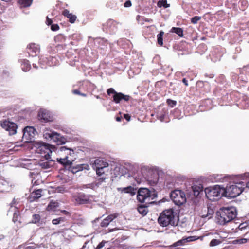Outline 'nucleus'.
<instances>
[{
	"instance_id": "f257e3e1",
	"label": "nucleus",
	"mask_w": 249,
	"mask_h": 249,
	"mask_svg": "<svg viewBox=\"0 0 249 249\" xmlns=\"http://www.w3.org/2000/svg\"><path fill=\"white\" fill-rule=\"evenodd\" d=\"M237 213L234 207L221 208L216 213L217 223L223 225L231 221L236 218Z\"/></svg>"
},
{
	"instance_id": "f03ea898",
	"label": "nucleus",
	"mask_w": 249,
	"mask_h": 249,
	"mask_svg": "<svg viewBox=\"0 0 249 249\" xmlns=\"http://www.w3.org/2000/svg\"><path fill=\"white\" fill-rule=\"evenodd\" d=\"M158 222L162 227L168 226H176L178 224V220L174 215V213L172 209L166 210L160 215Z\"/></svg>"
},
{
	"instance_id": "7ed1b4c3",
	"label": "nucleus",
	"mask_w": 249,
	"mask_h": 249,
	"mask_svg": "<svg viewBox=\"0 0 249 249\" xmlns=\"http://www.w3.org/2000/svg\"><path fill=\"white\" fill-rule=\"evenodd\" d=\"M157 197V195L154 192L150 191L146 188H140L137 194L138 200L142 203L145 202L146 204H152L154 203L151 200Z\"/></svg>"
},
{
	"instance_id": "20e7f679",
	"label": "nucleus",
	"mask_w": 249,
	"mask_h": 249,
	"mask_svg": "<svg viewBox=\"0 0 249 249\" xmlns=\"http://www.w3.org/2000/svg\"><path fill=\"white\" fill-rule=\"evenodd\" d=\"M205 194L207 198L211 201L217 200L224 194V188L215 185L205 189Z\"/></svg>"
},
{
	"instance_id": "39448f33",
	"label": "nucleus",
	"mask_w": 249,
	"mask_h": 249,
	"mask_svg": "<svg viewBox=\"0 0 249 249\" xmlns=\"http://www.w3.org/2000/svg\"><path fill=\"white\" fill-rule=\"evenodd\" d=\"M244 189L243 182H239L227 186L226 189L224 188V193L226 196L234 198L238 196L243 192Z\"/></svg>"
},
{
	"instance_id": "423d86ee",
	"label": "nucleus",
	"mask_w": 249,
	"mask_h": 249,
	"mask_svg": "<svg viewBox=\"0 0 249 249\" xmlns=\"http://www.w3.org/2000/svg\"><path fill=\"white\" fill-rule=\"evenodd\" d=\"M43 137L47 140L53 142L57 145L63 144L67 142L66 139L61 136L59 133L54 131H47L44 132Z\"/></svg>"
},
{
	"instance_id": "0eeeda50",
	"label": "nucleus",
	"mask_w": 249,
	"mask_h": 249,
	"mask_svg": "<svg viewBox=\"0 0 249 249\" xmlns=\"http://www.w3.org/2000/svg\"><path fill=\"white\" fill-rule=\"evenodd\" d=\"M55 147L50 145L49 144L40 143L38 144L36 151L37 153L40 154L42 157L45 159H51L50 154L52 153V150H54Z\"/></svg>"
},
{
	"instance_id": "6e6552de",
	"label": "nucleus",
	"mask_w": 249,
	"mask_h": 249,
	"mask_svg": "<svg viewBox=\"0 0 249 249\" xmlns=\"http://www.w3.org/2000/svg\"><path fill=\"white\" fill-rule=\"evenodd\" d=\"M170 197L174 203L178 206L183 204L186 201L184 193L179 190L172 191L170 194Z\"/></svg>"
},
{
	"instance_id": "1a4fd4ad",
	"label": "nucleus",
	"mask_w": 249,
	"mask_h": 249,
	"mask_svg": "<svg viewBox=\"0 0 249 249\" xmlns=\"http://www.w3.org/2000/svg\"><path fill=\"white\" fill-rule=\"evenodd\" d=\"M108 166V163L105 161L103 159H98L95 160L92 167L96 170L97 174L101 176L105 173V169L107 168Z\"/></svg>"
},
{
	"instance_id": "9d476101",
	"label": "nucleus",
	"mask_w": 249,
	"mask_h": 249,
	"mask_svg": "<svg viewBox=\"0 0 249 249\" xmlns=\"http://www.w3.org/2000/svg\"><path fill=\"white\" fill-rule=\"evenodd\" d=\"M72 200L76 204H87L89 201V195H86L81 192L78 193L73 195Z\"/></svg>"
},
{
	"instance_id": "9b49d317",
	"label": "nucleus",
	"mask_w": 249,
	"mask_h": 249,
	"mask_svg": "<svg viewBox=\"0 0 249 249\" xmlns=\"http://www.w3.org/2000/svg\"><path fill=\"white\" fill-rule=\"evenodd\" d=\"M1 127L8 131L10 135H14L17 132V125L16 124L5 120L1 122Z\"/></svg>"
},
{
	"instance_id": "f8f14e48",
	"label": "nucleus",
	"mask_w": 249,
	"mask_h": 249,
	"mask_svg": "<svg viewBox=\"0 0 249 249\" xmlns=\"http://www.w3.org/2000/svg\"><path fill=\"white\" fill-rule=\"evenodd\" d=\"M35 129L33 127L27 126L23 130V138L25 139V142L31 141L34 136Z\"/></svg>"
},
{
	"instance_id": "ddd939ff",
	"label": "nucleus",
	"mask_w": 249,
	"mask_h": 249,
	"mask_svg": "<svg viewBox=\"0 0 249 249\" xmlns=\"http://www.w3.org/2000/svg\"><path fill=\"white\" fill-rule=\"evenodd\" d=\"M40 48L38 45L31 44L27 47V52L31 56H36L39 53Z\"/></svg>"
},
{
	"instance_id": "4468645a",
	"label": "nucleus",
	"mask_w": 249,
	"mask_h": 249,
	"mask_svg": "<svg viewBox=\"0 0 249 249\" xmlns=\"http://www.w3.org/2000/svg\"><path fill=\"white\" fill-rule=\"evenodd\" d=\"M119 24V23H117L115 21L110 19L103 25V29L107 31L110 30L113 32L117 28Z\"/></svg>"
},
{
	"instance_id": "2eb2a0df",
	"label": "nucleus",
	"mask_w": 249,
	"mask_h": 249,
	"mask_svg": "<svg viewBox=\"0 0 249 249\" xmlns=\"http://www.w3.org/2000/svg\"><path fill=\"white\" fill-rule=\"evenodd\" d=\"M38 115L39 119L44 122L51 121L52 120L50 112L45 109L40 110Z\"/></svg>"
},
{
	"instance_id": "dca6fc26",
	"label": "nucleus",
	"mask_w": 249,
	"mask_h": 249,
	"mask_svg": "<svg viewBox=\"0 0 249 249\" xmlns=\"http://www.w3.org/2000/svg\"><path fill=\"white\" fill-rule=\"evenodd\" d=\"M58 153L61 156H69V159L72 158L71 157H73L74 154V151L72 149L67 148L66 146H61L58 151Z\"/></svg>"
},
{
	"instance_id": "f3484780",
	"label": "nucleus",
	"mask_w": 249,
	"mask_h": 249,
	"mask_svg": "<svg viewBox=\"0 0 249 249\" xmlns=\"http://www.w3.org/2000/svg\"><path fill=\"white\" fill-rule=\"evenodd\" d=\"M54 160H51L50 159H46L44 160H41L38 162V165L42 168L47 169L49 168L53 165Z\"/></svg>"
},
{
	"instance_id": "a211bd4d",
	"label": "nucleus",
	"mask_w": 249,
	"mask_h": 249,
	"mask_svg": "<svg viewBox=\"0 0 249 249\" xmlns=\"http://www.w3.org/2000/svg\"><path fill=\"white\" fill-rule=\"evenodd\" d=\"M70 157L68 156H64L63 158H57V161L61 164L69 165L72 163L73 160V158L69 159Z\"/></svg>"
},
{
	"instance_id": "6ab92c4d",
	"label": "nucleus",
	"mask_w": 249,
	"mask_h": 249,
	"mask_svg": "<svg viewBox=\"0 0 249 249\" xmlns=\"http://www.w3.org/2000/svg\"><path fill=\"white\" fill-rule=\"evenodd\" d=\"M42 190L38 189L35 191L33 192L30 196V201H35L36 199H38L41 196Z\"/></svg>"
},
{
	"instance_id": "aec40b11",
	"label": "nucleus",
	"mask_w": 249,
	"mask_h": 249,
	"mask_svg": "<svg viewBox=\"0 0 249 249\" xmlns=\"http://www.w3.org/2000/svg\"><path fill=\"white\" fill-rule=\"evenodd\" d=\"M63 14L65 17H67L69 19L71 23H73L75 22L76 19V16L70 13L69 11L66 9L63 12Z\"/></svg>"
},
{
	"instance_id": "412c9836",
	"label": "nucleus",
	"mask_w": 249,
	"mask_h": 249,
	"mask_svg": "<svg viewBox=\"0 0 249 249\" xmlns=\"http://www.w3.org/2000/svg\"><path fill=\"white\" fill-rule=\"evenodd\" d=\"M137 210L140 214L142 216H145L148 213L147 206L145 205H140L138 206Z\"/></svg>"
},
{
	"instance_id": "4be33fe9",
	"label": "nucleus",
	"mask_w": 249,
	"mask_h": 249,
	"mask_svg": "<svg viewBox=\"0 0 249 249\" xmlns=\"http://www.w3.org/2000/svg\"><path fill=\"white\" fill-rule=\"evenodd\" d=\"M21 67L24 71H27L30 70L31 68V65L28 60L23 59L21 60Z\"/></svg>"
},
{
	"instance_id": "5701e85b",
	"label": "nucleus",
	"mask_w": 249,
	"mask_h": 249,
	"mask_svg": "<svg viewBox=\"0 0 249 249\" xmlns=\"http://www.w3.org/2000/svg\"><path fill=\"white\" fill-rule=\"evenodd\" d=\"M171 32L176 33L180 37L183 36V31L181 28L172 27L171 29Z\"/></svg>"
},
{
	"instance_id": "b1692460",
	"label": "nucleus",
	"mask_w": 249,
	"mask_h": 249,
	"mask_svg": "<svg viewBox=\"0 0 249 249\" xmlns=\"http://www.w3.org/2000/svg\"><path fill=\"white\" fill-rule=\"evenodd\" d=\"M122 191V192H124L126 193H130L132 195H134L135 193V189L131 186L123 188Z\"/></svg>"
},
{
	"instance_id": "393cba45",
	"label": "nucleus",
	"mask_w": 249,
	"mask_h": 249,
	"mask_svg": "<svg viewBox=\"0 0 249 249\" xmlns=\"http://www.w3.org/2000/svg\"><path fill=\"white\" fill-rule=\"evenodd\" d=\"M164 34V32L161 31L157 36L158 43L160 46L163 45V36Z\"/></svg>"
},
{
	"instance_id": "a878e982",
	"label": "nucleus",
	"mask_w": 249,
	"mask_h": 249,
	"mask_svg": "<svg viewBox=\"0 0 249 249\" xmlns=\"http://www.w3.org/2000/svg\"><path fill=\"white\" fill-rule=\"evenodd\" d=\"M33 0H19V3L23 7H28L30 6L32 3Z\"/></svg>"
},
{
	"instance_id": "bb28decb",
	"label": "nucleus",
	"mask_w": 249,
	"mask_h": 249,
	"mask_svg": "<svg viewBox=\"0 0 249 249\" xmlns=\"http://www.w3.org/2000/svg\"><path fill=\"white\" fill-rule=\"evenodd\" d=\"M192 238V237H189L187 238L182 239L181 240H180L178 241L177 242H176V244L177 246H180V245H183L186 242L192 241V239H191Z\"/></svg>"
},
{
	"instance_id": "cd10ccee",
	"label": "nucleus",
	"mask_w": 249,
	"mask_h": 249,
	"mask_svg": "<svg viewBox=\"0 0 249 249\" xmlns=\"http://www.w3.org/2000/svg\"><path fill=\"white\" fill-rule=\"evenodd\" d=\"M120 96H123V94L121 92H117L115 95L113 96V101L116 103H119L121 100Z\"/></svg>"
},
{
	"instance_id": "c85d7f7f",
	"label": "nucleus",
	"mask_w": 249,
	"mask_h": 249,
	"mask_svg": "<svg viewBox=\"0 0 249 249\" xmlns=\"http://www.w3.org/2000/svg\"><path fill=\"white\" fill-rule=\"evenodd\" d=\"M192 190L193 191V194L194 196L197 197L199 195L201 189L200 187L197 186H195L192 187Z\"/></svg>"
},
{
	"instance_id": "c756f323",
	"label": "nucleus",
	"mask_w": 249,
	"mask_h": 249,
	"mask_svg": "<svg viewBox=\"0 0 249 249\" xmlns=\"http://www.w3.org/2000/svg\"><path fill=\"white\" fill-rule=\"evenodd\" d=\"M40 216L39 214H35L33 215V218L32 223L34 224H37L40 223Z\"/></svg>"
},
{
	"instance_id": "7c9ffc66",
	"label": "nucleus",
	"mask_w": 249,
	"mask_h": 249,
	"mask_svg": "<svg viewBox=\"0 0 249 249\" xmlns=\"http://www.w3.org/2000/svg\"><path fill=\"white\" fill-rule=\"evenodd\" d=\"M158 6L159 7L163 6L164 8H166L170 6V4H167L166 0H162L158 1Z\"/></svg>"
},
{
	"instance_id": "2f4dec72",
	"label": "nucleus",
	"mask_w": 249,
	"mask_h": 249,
	"mask_svg": "<svg viewBox=\"0 0 249 249\" xmlns=\"http://www.w3.org/2000/svg\"><path fill=\"white\" fill-rule=\"evenodd\" d=\"M65 218L63 217H59L56 219H54L52 220V223L54 225H57L60 223H61L62 222H64Z\"/></svg>"
},
{
	"instance_id": "473e14b6",
	"label": "nucleus",
	"mask_w": 249,
	"mask_h": 249,
	"mask_svg": "<svg viewBox=\"0 0 249 249\" xmlns=\"http://www.w3.org/2000/svg\"><path fill=\"white\" fill-rule=\"evenodd\" d=\"M58 203L55 202H51L48 206L47 209L48 210H53L58 207Z\"/></svg>"
},
{
	"instance_id": "72a5a7b5",
	"label": "nucleus",
	"mask_w": 249,
	"mask_h": 249,
	"mask_svg": "<svg viewBox=\"0 0 249 249\" xmlns=\"http://www.w3.org/2000/svg\"><path fill=\"white\" fill-rule=\"evenodd\" d=\"M154 176H155L156 177L154 178L153 179H150V178L147 179L148 181L150 182V183L152 185H154L155 184H156L158 182V176L157 174H155Z\"/></svg>"
},
{
	"instance_id": "f704fd0d",
	"label": "nucleus",
	"mask_w": 249,
	"mask_h": 249,
	"mask_svg": "<svg viewBox=\"0 0 249 249\" xmlns=\"http://www.w3.org/2000/svg\"><path fill=\"white\" fill-rule=\"evenodd\" d=\"M105 179L106 178H101L94 182L95 184L96 185V188H98L99 186L101 185L102 184L105 182Z\"/></svg>"
},
{
	"instance_id": "c9c22d12",
	"label": "nucleus",
	"mask_w": 249,
	"mask_h": 249,
	"mask_svg": "<svg viewBox=\"0 0 249 249\" xmlns=\"http://www.w3.org/2000/svg\"><path fill=\"white\" fill-rule=\"evenodd\" d=\"M118 216V213H113L107 216L106 218L108 219V221L109 222H111L112 221H113L114 219L116 218Z\"/></svg>"
},
{
	"instance_id": "e433bc0d",
	"label": "nucleus",
	"mask_w": 249,
	"mask_h": 249,
	"mask_svg": "<svg viewBox=\"0 0 249 249\" xmlns=\"http://www.w3.org/2000/svg\"><path fill=\"white\" fill-rule=\"evenodd\" d=\"M221 243L219 240L213 239L210 243V246L213 247L219 245Z\"/></svg>"
},
{
	"instance_id": "4c0bfd02",
	"label": "nucleus",
	"mask_w": 249,
	"mask_h": 249,
	"mask_svg": "<svg viewBox=\"0 0 249 249\" xmlns=\"http://www.w3.org/2000/svg\"><path fill=\"white\" fill-rule=\"evenodd\" d=\"M201 19L200 16H195L191 19V22L193 24H196Z\"/></svg>"
},
{
	"instance_id": "58836bf2",
	"label": "nucleus",
	"mask_w": 249,
	"mask_h": 249,
	"mask_svg": "<svg viewBox=\"0 0 249 249\" xmlns=\"http://www.w3.org/2000/svg\"><path fill=\"white\" fill-rule=\"evenodd\" d=\"M109 223L110 222H109L108 219H107V218H105L101 222L100 226L102 227H106L109 225Z\"/></svg>"
},
{
	"instance_id": "ea45409f",
	"label": "nucleus",
	"mask_w": 249,
	"mask_h": 249,
	"mask_svg": "<svg viewBox=\"0 0 249 249\" xmlns=\"http://www.w3.org/2000/svg\"><path fill=\"white\" fill-rule=\"evenodd\" d=\"M96 184H95L94 182H93L92 183H90V184H86V185H85L83 186V188H90V189H95L96 188Z\"/></svg>"
},
{
	"instance_id": "a19ab883",
	"label": "nucleus",
	"mask_w": 249,
	"mask_h": 249,
	"mask_svg": "<svg viewBox=\"0 0 249 249\" xmlns=\"http://www.w3.org/2000/svg\"><path fill=\"white\" fill-rule=\"evenodd\" d=\"M56 191L58 193H63L67 191L66 188L63 186H59L56 188Z\"/></svg>"
},
{
	"instance_id": "79ce46f5",
	"label": "nucleus",
	"mask_w": 249,
	"mask_h": 249,
	"mask_svg": "<svg viewBox=\"0 0 249 249\" xmlns=\"http://www.w3.org/2000/svg\"><path fill=\"white\" fill-rule=\"evenodd\" d=\"M167 103L168 105L172 107H174L177 104L176 101L172 100L171 99H167Z\"/></svg>"
},
{
	"instance_id": "37998d69",
	"label": "nucleus",
	"mask_w": 249,
	"mask_h": 249,
	"mask_svg": "<svg viewBox=\"0 0 249 249\" xmlns=\"http://www.w3.org/2000/svg\"><path fill=\"white\" fill-rule=\"evenodd\" d=\"M63 233L64 236L66 237V235L67 234H72V231L70 229H66L64 230V231H63Z\"/></svg>"
},
{
	"instance_id": "c03bdc74",
	"label": "nucleus",
	"mask_w": 249,
	"mask_h": 249,
	"mask_svg": "<svg viewBox=\"0 0 249 249\" xmlns=\"http://www.w3.org/2000/svg\"><path fill=\"white\" fill-rule=\"evenodd\" d=\"M106 243L107 242L106 241H102L98 245V246L95 248V249H101L105 246Z\"/></svg>"
},
{
	"instance_id": "a18cd8bd",
	"label": "nucleus",
	"mask_w": 249,
	"mask_h": 249,
	"mask_svg": "<svg viewBox=\"0 0 249 249\" xmlns=\"http://www.w3.org/2000/svg\"><path fill=\"white\" fill-rule=\"evenodd\" d=\"M83 169H89V166L87 164H81L80 165L79 167L78 168V170H82Z\"/></svg>"
},
{
	"instance_id": "49530a36",
	"label": "nucleus",
	"mask_w": 249,
	"mask_h": 249,
	"mask_svg": "<svg viewBox=\"0 0 249 249\" xmlns=\"http://www.w3.org/2000/svg\"><path fill=\"white\" fill-rule=\"evenodd\" d=\"M116 93L117 92L113 88H109L107 90V93L109 95L111 94H114V95H115Z\"/></svg>"
},
{
	"instance_id": "de8ad7c7",
	"label": "nucleus",
	"mask_w": 249,
	"mask_h": 249,
	"mask_svg": "<svg viewBox=\"0 0 249 249\" xmlns=\"http://www.w3.org/2000/svg\"><path fill=\"white\" fill-rule=\"evenodd\" d=\"M121 100H124L125 101H128L130 98L129 95H124L123 94V96H120Z\"/></svg>"
},
{
	"instance_id": "09e8293b",
	"label": "nucleus",
	"mask_w": 249,
	"mask_h": 249,
	"mask_svg": "<svg viewBox=\"0 0 249 249\" xmlns=\"http://www.w3.org/2000/svg\"><path fill=\"white\" fill-rule=\"evenodd\" d=\"M59 27L57 24H53L51 26V30L53 31H57Z\"/></svg>"
},
{
	"instance_id": "8fccbe9b",
	"label": "nucleus",
	"mask_w": 249,
	"mask_h": 249,
	"mask_svg": "<svg viewBox=\"0 0 249 249\" xmlns=\"http://www.w3.org/2000/svg\"><path fill=\"white\" fill-rule=\"evenodd\" d=\"M131 6V2L129 0L126 1L124 4V6L125 7H129Z\"/></svg>"
},
{
	"instance_id": "3c124183",
	"label": "nucleus",
	"mask_w": 249,
	"mask_h": 249,
	"mask_svg": "<svg viewBox=\"0 0 249 249\" xmlns=\"http://www.w3.org/2000/svg\"><path fill=\"white\" fill-rule=\"evenodd\" d=\"M52 23V21L51 19H50L48 17H47L46 23L47 25H50Z\"/></svg>"
},
{
	"instance_id": "603ef678",
	"label": "nucleus",
	"mask_w": 249,
	"mask_h": 249,
	"mask_svg": "<svg viewBox=\"0 0 249 249\" xmlns=\"http://www.w3.org/2000/svg\"><path fill=\"white\" fill-rule=\"evenodd\" d=\"M124 117L127 121H129L130 119V116L127 114H124Z\"/></svg>"
},
{
	"instance_id": "864d4df0",
	"label": "nucleus",
	"mask_w": 249,
	"mask_h": 249,
	"mask_svg": "<svg viewBox=\"0 0 249 249\" xmlns=\"http://www.w3.org/2000/svg\"><path fill=\"white\" fill-rule=\"evenodd\" d=\"M242 70L249 72V65L243 68Z\"/></svg>"
},
{
	"instance_id": "5fc2aeb1",
	"label": "nucleus",
	"mask_w": 249,
	"mask_h": 249,
	"mask_svg": "<svg viewBox=\"0 0 249 249\" xmlns=\"http://www.w3.org/2000/svg\"><path fill=\"white\" fill-rule=\"evenodd\" d=\"M72 93L73 94H78V95H80L81 93L80 92L79 90H74L72 91Z\"/></svg>"
},
{
	"instance_id": "6e6d98bb",
	"label": "nucleus",
	"mask_w": 249,
	"mask_h": 249,
	"mask_svg": "<svg viewBox=\"0 0 249 249\" xmlns=\"http://www.w3.org/2000/svg\"><path fill=\"white\" fill-rule=\"evenodd\" d=\"M183 83L186 85L188 86V82L187 80L185 78H183L182 80Z\"/></svg>"
},
{
	"instance_id": "4d7b16f0",
	"label": "nucleus",
	"mask_w": 249,
	"mask_h": 249,
	"mask_svg": "<svg viewBox=\"0 0 249 249\" xmlns=\"http://www.w3.org/2000/svg\"><path fill=\"white\" fill-rule=\"evenodd\" d=\"M240 2L242 5H246L247 3V2L245 0H242L240 1Z\"/></svg>"
},
{
	"instance_id": "13d9d810",
	"label": "nucleus",
	"mask_w": 249,
	"mask_h": 249,
	"mask_svg": "<svg viewBox=\"0 0 249 249\" xmlns=\"http://www.w3.org/2000/svg\"><path fill=\"white\" fill-rule=\"evenodd\" d=\"M116 120L118 122H120L121 121V120H122V117L121 116H117L116 118Z\"/></svg>"
},
{
	"instance_id": "bf43d9fd",
	"label": "nucleus",
	"mask_w": 249,
	"mask_h": 249,
	"mask_svg": "<svg viewBox=\"0 0 249 249\" xmlns=\"http://www.w3.org/2000/svg\"><path fill=\"white\" fill-rule=\"evenodd\" d=\"M63 213H64L66 215H68L69 214V212L66 211H63Z\"/></svg>"
},
{
	"instance_id": "052dcab7",
	"label": "nucleus",
	"mask_w": 249,
	"mask_h": 249,
	"mask_svg": "<svg viewBox=\"0 0 249 249\" xmlns=\"http://www.w3.org/2000/svg\"><path fill=\"white\" fill-rule=\"evenodd\" d=\"M116 230V228H115V229H111L109 230V232H112V231H115Z\"/></svg>"
},
{
	"instance_id": "680f3d73",
	"label": "nucleus",
	"mask_w": 249,
	"mask_h": 249,
	"mask_svg": "<svg viewBox=\"0 0 249 249\" xmlns=\"http://www.w3.org/2000/svg\"><path fill=\"white\" fill-rule=\"evenodd\" d=\"M245 176L249 178V173H245Z\"/></svg>"
},
{
	"instance_id": "e2e57ef3",
	"label": "nucleus",
	"mask_w": 249,
	"mask_h": 249,
	"mask_svg": "<svg viewBox=\"0 0 249 249\" xmlns=\"http://www.w3.org/2000/svg\"><path fill=\"white\" fill-rule=\"evenodd\" d=\"M2 1H5V2H8L10 1L11 0H1Z\"/></svg>"
},
{
	"instance_id": "0e129e2a",
	"label": "nucleus",
	"mask_w": 249,
	"mask_h": 249,
	"mask_svg": "<svg viewBox=\"0 0 249 249\" xmlns=\"http://www.w3.org/2000/svg\"><path fill=\"white\" fill-rule=\"evenodd\" d=\"M80 95H81L82 96H84V97L86 96V95L84 93H81Z\"/></svg>"
},
{
	"instance_id": "69168bd1",
	"label": "nucleus",
	"mask_w": 249,
	"mask_h": 249,
	"mask_svg": "<svg viewBox=\"0 0 249 249\" xmlns=\"http://www.w3.org/2000/svg\"><path fill=\"white\" fill-rule=\"evenodd\" d=\"M163 116H161V117H160V120L161 121H163Z\"/></svg>"
},
{
	"instance_id": "338daca9",
	"label": "nucleus",
	"mask_w": 249,
	"mask_h": 249,
	"mask_svg": "<svg viewBox=\"0 0 249 249\" xmlns=\"http://www.w3.org/2000/svg\"><path fill=\"white\" fill-rule=\"evenodd\" d=\"M33 66H34L35 68H36V65H34V64H33Z\"/></svg>"
},
{
	"instance_id": "774afa93",
	"label": "nucleus",
	"mask_w": 249,
	"mask_h": 249,
	"mask_svg": "<svg viewBox=\"0 0 249 249\" xmlns=\"http://www.w3.org/2000/svg\"><path fill=\"white\" fill-rule=\"evenodd\" d=\"M107 249H113L112 248H108Z\"/></svg>"
}]
</instances>
